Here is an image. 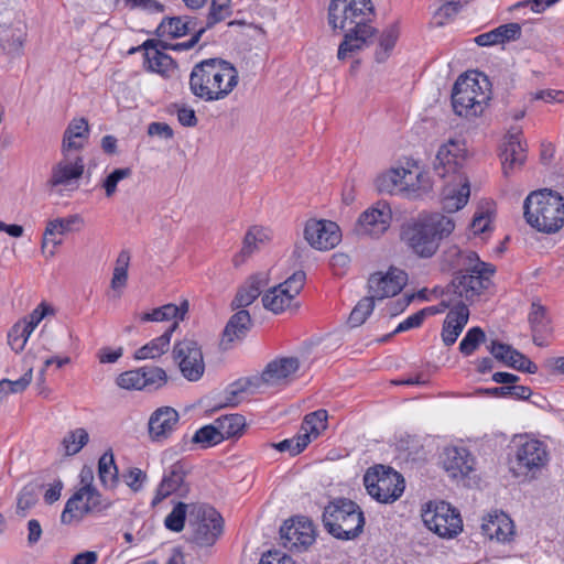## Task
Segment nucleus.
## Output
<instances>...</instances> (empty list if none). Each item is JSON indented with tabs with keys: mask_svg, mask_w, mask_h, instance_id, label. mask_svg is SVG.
I'll list each match as a JSON object with an SVG mask.
<instances>
[{
	"mask_svg": "<svg viewBox=\"0 0 564 564\" xmlns=\"http://www.w3.org/2000/svg\"><path fill=\"white\" fill-rule=\"evenodd\" d=\"M237 68L220 58H209L196 64L189 75L192 94L204 101L228 97L238 85Z\"/></svg>",
	"mask_w": 564,
	"mask_h": 564,
	"instance_id": "nucleus-1",
	"label": "nucleus"
},
{
	"mask_svg": "<svg viewBox=\"0 0 564 564\" xmlns=\"http://www.w3.org/2000/svg\"><path fill=\"white\" fill-rule=\"evenodd\" d=\"M455 228L454 220L442 214L421 215L402 229V237L414 253L422 258L432 257L440 242Z\"/></svg>",
	"mask_w": 564,
	"mask_h": 564,
	"instance_id": "nucleus-2",
	"label": "nucleus"
},
{
	"mask_svg": "<svg viewBox=\"0 0 564 564\" xmlns=\"http://www.w3.org/2000/svg\"><path fill=\"white\" fill-rule=\"evenodd\" d=\"M523 210L527 223L538 231L554 234L564 226V198L553 189L530 193L524 199Z\"/></svg>",
	"mask_w": 564,
	"mask_h": 564,
	"instance_id": "nucleus-3",
	"label": "nucleus"
},
{
	"mask_svg": "<svg viewBox=\"0 0 564 564\" xmlns=\"http://www.w3.org/2000/svg\"><path fill=\"white\" fill-rule=\"evenodd\" d=\"M490 83L486 75L477 72L465 73L455 82L452 89V106L459 117L480 116L490 100Z\"/></svg>",
	"mask_w": 564,
	"mask_h": 564,
	"instance_id": "nucleus-4",
	"label": "nucleus"
},
{
	"mask_svg": "<svg viewBox=\"0 0 564 564\" xmlns=\"http://www.w3.org/2000/svg\"><path fill=\"white\" fill-rule=\"evenodd\" d=\"M458 264L464 270L457 272L452 281L454 292L459 297L471 301L489 285V278L495 273V267L482 262L474 251L457 250Z\"/></svg>",
	"mask_w": 564,
	"mask_h": 564,
	"instance_id": "nucleus-5",
	"label": "nucleus"
},
{
	"mask_svg": "<svg viewBox=\"0 0 564 564\" xmlns=\"http://www.w3.org/2000/svg\"><path fill=\"white\" fill-rule=\"evenodd\" d=\"M323 523L327 532L336 539L354 540L362 532L365 517L356 502L337 499L325 507Z\"/></svg>",
	"mask_w": 564,
	"mask_h": 564,
	"instance_id": "nucleus-6",
	"label": "nucleus"
},
{
	"mask_svg": "<svg viewBox=\"0 0 564 564\" xmlns=\"http://www.w3.org/2000/svg\"><path fill=\"white\" fill-rule=\"evenodd\" d=\"M547 445L536 438L524 437L516 446L511 470L516 476L535 478L547 466Z\"/></svg>",
	"mask_w": 564,
	"mask_h": 564,
	"instance_id": "nucleus-7",
	"label": "nucleus"
},
{
	"mask_svg": "<svg viewBox=\"0 0 564 564\" xmlns=\"http://www.w3.org/2000/svg\"><path fill=\"white\" fill-rule=\"evenodd\" d=\"M189 527L193 528L192 541L199 546H212L224 531V519L212 506L191 503Z\"/></svg>",
	"mask_w": 564,
	"mask_h": 564,
	"instance_id": "nucleus-8",
	"label": "nucleus"
},
{
	"mask_svg": "<svg viewBox=\"0 0 564 564\" xmlns=\"http://www.w3.org/2000/svg\"><path fill=\"white\" fill-rule=\"evenodd\" d=\"M372 10L370 0H332L328 22L334 30L372 28L367 24Z\"/></svg>",
	"mask_w": 564,
	"mask_h": 564,
	"instance_id": "nucleus-9",
	"label": "nucleus"
},
{
	"mask_svg": "<svg viewBox=\"0 0 564 564\" xmlns=\"http://www.w3.org/2000/svg\"><path fill=\"white\" fill-rule=\"evenodd\" d=\"M368 494L381 503L395 501L404 491V479L401 474L380 465L368 469L364 476Z\"/></svg>",
	"mask_w": 564,
	"mask_h": 564,
	"instance_id": "nucleus-10",
	"label": "nucleus"
},
{
	"mask_svg": "<svg viewBox=\"0 0 564 564\" xmlns=\"http://www.w3.org/2000/svg\"><path fill=\"white\" fill-rule=\"evenodd\" d=\"M426 528L441 538H453L463 528L460 514L447 502H430L422 512Z\"/></svg>",
	"mask_w": 564,
	"mask_h": 564,
	"instance_id": "nucleus-11",
	"label": "nucleus"
},
{
	"mask_svg": "<svg viewBox=\"0 0 564 564\" xmlns=\"http://www.w3.org/2000/svg\"><path fill=\"white\" fill-rule=\"evenodd\" d=\"M110 506L109 501L101 498L99 491H93L88 487L78 489L67 501L61 516L64 524L82 521L87 514L100 512Z\"/></svg>",
	"mask_w": 564,
	"mask_h": 564,
	"instance_id": "nucleus-12",
	"label": "nucleus"
},
{
	"mask_svg": "<svg viewBox=\"0 0 564 564\" xmlns=\"http://www.w3.org/2000/svg\"><path fill=\"white\" fill-rule=\"evenodd\" d=\"M173 359L183 377L188 381L199 380L205 371V362L199 344L193 338H184L174 344Z\"/></svg>",
	"mask_w": 564,
	"mask_h": 564,
	"instance_id": "nucleus-13",
	"label": "nucleus"
},
{
	"mask_svg": "<svg viewBox=\"0 0 564 564\" xmlns=\"http://www.w3.org/2000/svg\"><path fill=\"white\" fill-rule=\"evenodd\" d=\"M392 221V210L384 200H379L360 214L354 231L358 236L378 238L383 235Z\"/></svg>",
	"mask_w": 564,
	"mask_h": 564,
	"instance_id": "nucleus-14",
	"label": "nucleus"
},
{
	"mask_svg": "<svg viewBox=\"0 0 564 564\" xmlns=\"http://www.w3.org/2000/svg\"><path fill=\"white\" fill-rule=\"evenodd\" d=\"M280 536L285 549L305 551L315 541L313 523L305 517L290 519L281 527Z\"/></svg>",
	"mask_w": 564,
	"mask_h": 564,
	"instance_id": "nucleus-15",
	"label": "nucleus"
},
{
	"mask_svg": "<svg viewBox=\"0 0 564 564\" xmlns=\"http://www.w3.org/2000/svg\"><path fill=\"white\" fill-rule=\"evenodd\" d=\"M464 154L459 144L449 141L442 144L437 151L433 169L440 178H448V182H456L457 176H466L462 172Z\"/></svg>",
	"mask_w": 564,
	"mask_h": 564,
	"instance_id": "nucleus-16",
	"label": "nucleus"
},
{
	"mask_svg": "<svg viewBox=\"0 0 564 564\" xmlns=\"http://www.w3.org/2000/svg\"><path fill=\"white\" fill-rule=\"evenodd\" d=\"M64 158L53 165L47 185L51 187L70 188L76 185L85 169L80 155H73L70 152H63Z\"/></svg>",
	"mask_w": 564,
	"mask_h": 564,
	"instance_id": "nucleus-17",
	"label": "nucleus"
},
{
	"mask_svg": "<svg viewBox=\"0 0 564 564\" xmlns=\"http://www.w3.org/2000/svg\"><path fill=\"white\" fill-rule=\"evenodd\" d=\"M304 238L317 250H328L340 241L339 227L330 220L311 219L304 228Z\"/></svg>",
	"mask_w": 564,
	"mask_h": 564,
	"instance_id": "nucleus-18",
	"label": "nucleus"
},
{
	"mask_svg": "<svg viewBox=\"0 0 564 564\" xmlns=\"http://www.w3.org/2000/svg\"><path fill=\"white\" fill-rule=\"evenodd\" d=\"M406 280V273L398 269H391L386 274L373 273L368 280L370 297L375 301L394 296L403 289Z\"/></svg>",
	"mask_w": 564,
	"mask_h": 564,
	"instance_id": "nucleus-19",
	"label": "nucleus"
},
{
	"mask_svg": "<svg viewBox=\"0 0 564 564\" xmlns=\"http://www.w3.org/2000/svg\"><path fill=\"white\" fill-rule=\"evenodd\" d=\"M185 476L186 471L183 463H174L169 470L164 473L163 478L156 488L155 496L152 499V507H156L172 494L185 497L189 491V488L185 482Z\"/></svg>",
	"mask_w": 564,
	"mask_h": 564,
	"instance_id": "nucleus-20",
	"label": "nucleus"
},
{
	"mask_svg": "<svg viewBox=\"0 0 564 564\" xmlns=\"http://www.w3.org/2000/svg\"><path fill=\"white\" fill-rule=\"evenodd\" d=\"M300 368V361L296 357L278 358L269 362L260 376L256 375L258 386H276L285 383Z\"/></svg>",
	"mask_w": 564,
	"mask_h": 564,
	"instance_id": "nucleus-21",
	"label": "nucleus"
},
{
	"mask_svg": "<svg viewBox=\"0 0 564 564\" xmlns=\"http://www.w3.org/2000/svg\"><path fill=\"white\" fill-rule=\"evenodd\" d=\"M487 349L495 359L507 367L527 373H535L538 371V366L533 361L510 345L499 340H491Z\"/></svg>",
	"mask_w": 564,
	"mask_h": 564,
	"instance_id": "nucleus-22",
	"label": "nucleus"
},
{
	"mask_svg": "<svg viewBox=\"0 0 564 564\" xmlns=\"http://www.w3.org/2000/svg\"><path fill=\"white\" fill-rule=\"evenodd\" d=\"M413 174L404 167L390 169L376 180V187L382 194H406L409 186H413Z\"/></svg>",
	"mask_w": 564,
	"mask_h": 564,
	"instance_id": "nucleus-23",
	"label": "nucleus"
},
{
	"mask_svg": "<svg viewBox=\"0 0 564 564\" xmlns=\"http://www.w3.org/2000/svg\"><path fill=\"white\" fill-rule=\"evenodd\" d=\"M178 412L171 406H161L150 416L148 429L152 441L160 442L167 438L178 423Z\"/></svg>",
	"mask_w": 564,
	"mask_h": 564,
	"instance_id": "nucleus-24",
	"label": "nucleus"
},
{
	"mask_svg": "<svg viewBox=\"0 0 564 564\" xmlns=\"http://www.w3.org/2000/svg\"><path fill=\"white\" fill-rule=\"evenodd\" d=\"M252 321L247 310H240L235 313L227 322L219 346L223 350H228L236 343H240L250 330Z\"/></svg>",
	"mask_w": 564,
	"mask_h": 564,
	"instance_id": "nucleus-25",
	"label": "nucleus"
},
{
	"mask_svg": "<svg viewBox=\"0 0 564 564\" xmlns=\"http://www.w3.org/2000/svg\"><path fill=\"white\" fill-rule=\"evenodd\" d=\"M470 187L466 176H457L456 182H447L442 192V207L446 213L463 208L469 198Z\"/></svg>",
	"mask_w": 564,
	"mask_h": 564,
	"instance_id": "nucleus-26",
	"label": "nucleus"
},
{
	"mask_svg": "<svg viewBox=\"0 0 564 564\" xmlns=\"http://www.w3.org/2000/svg\"><path fill=\"white\" fill-rule=\"evenodd\" d=\"M443 466L449 477H465L473 470L474 459L464 447H446L443 453Z\"/></svg>",
	"mask_w": 564,
	"mask_h": 564,
	"instance_id": "nucleus-27",
	"label": "nucleus"
},
{
	"mask_svg": "<svg viewBox=\"0 0 564 564\" xmlns=\"http://www.w3.org/2000/svg\"><path fill=\"white\" fill-rule=\"evenodd\" d=\"M469 318V310L464 303L454 306L446 315L442 328V340L445 346L456 343Z\"/></svg>",
	"mask_w": 564,
	"mask_h": 564,
	"instance_id": "nucleus-28",
	"label": "nucleus"
},
{
	"mask_svg": "<svg viewBox=\"0 0 564 564\" xmlns=\"http://www.w3.org/2000/svg\"><path fill=\"white\" fill-rule=\"evenodd\" d=\"M269 283V274L267 272H258L252 274L246 283L239 288L235 299L231 302L234 310L249 306L261 294V290Z\"/></svg>",
	"mask_w": 564,
	"mask_h": 564,
	"instance_id": "nucleus-29",
	"label": "nucleus"
},
{
	"mask_svg": "<svg viewBox=\"0 0 564 564\" xmlns=\"http://www.w3.org/2000/svg\"><path fill=\"white\" fill-rule=\"evenodd\" d=\"M84 225V219L80 215L74 214L65 218H56L50 220L46 225L42 249L45 251L47 245L52 242L53 248L59 246L62 240H56L55 235H65L72 231H78Z\"/></svg>",
	"mask_w": 564,
	"mask_h": 564,
	"instance_id": "nucleus-30",
	"label": "nucleus"
},
{
	"mask_svg": "<svg viewBox=\"0 0 564 564\" xmlns=\"http://www.w3.org/2000/svg\"><path fill=\"white\" fill-rule=\"evenodd\" d=\"M502 172L509 176L516 169L523 165L527 154L525 148L519 139V133H510L500 153Z\"/></svg>",
	"mask_w": 564,
	"mask_h": 564,
	"instance_id": "nucleus-31",
	"label": "nucleus"
},
{
	"mask_svg": "<svg viewBox=\"0 0 564 564\" xmlns=\"http://www.w3.org/2000/svg\"><path fill=\"white\" fill-rule=\"evenodd\" d=\"M260 390L258 379L254 376L240 378L232 382L225 390V401L219 406H236L243 401L247 395L254 394Z\"/></svg>",
	"mask_w": 564,
	"mask_h": 564,
	"instance_id": "nucleus-32",
	"label": "nucleus"
},
{
	"mask_svg": "<svg viewBox=\"0 0 564 564\" xmlns=\"http://www.w3.org/2000/svg\"><path fill=\"white\" fill-rule=\"evenodd\" d=\"M345 31L346 34L337 52L339 59H346L354 53L360 51L366 45L367 40L375 34L373 28L349 29Z\"/></svg>",
	"mask_w": 564,
	"mask_h": 564,
	"instance_id": "nucleus-33",
	"label": "nucleus"
},
{
	"mask_svg": "<svg viewBox=\"0 0 564 564\" xmlns=\"http://www.w3.org/2000/svg\"><path fill=\"white\" fill-rule=\"evenodd\" d=\"M177 327L178 323L176 321L172 322L161 336L139 348L134 352V358L138 360L154 359L165 354L171 343V336Z\"/></svg>",
	"mask_w": 564,
	"mask_h": 564,
	"instance_id": "nucleus-34",
	"label": "nucleus"
},
{
	"mask_svg": "<svg viewBox=\"0 0 564 564\" xmlns=\"http://www.w3.org/2000/svg\"><path fill=\"white\" fill-rule=\"evenodd\" d=\"M89 134L88 122L84 118L73 119L64 132L63 152L78 151Z\"/></svg>",
	"mask_w": 564,
	"mask_h": 564,
	"instance_id": "nucleus-35",
	"label": "nucleus"
},
{
	"mask_svg": "<svg viewBox=\"0 0 564 564\" xmlns=\"http://www.w3.org/2000/svg\"><path fill=\"white\" fill-rule=\"evenodd\" d=\"M26 33L22 26L0 24V50L15 56L22 52Z\"/></svg>",
	"mask_w": 564,
	"mask_h": 564,
	"instance_id": "nucleus-36",
	"label": "nucleus"
},
{
	"mask_svg": "<svg viewBox=\"0 0 564 564\" xmlns=\"http://www.w3.org/2000/svg\"><path fill=\"white\" fill-rule=\"evenodd\" d=\"M194 30V22L184 17L163 19L156 28V35L163 39H178Z\"/></svg>",
	"mask_w": 564,
	"mask_h": 564,
	"instance_id": "nucleus-37",
	"label": "nucleus"
},
{
	"mask_svg": "<svg viewBox=\"0 0 564 564\" xmlns=\"http://www.w3.org/2000/svg\"><path fill=\"white\" fill-rule=\"evenodd\" d=\"M481 531L491 540L506 542L513 535V523L508 516L500 514L482 523Z\"/></svg>",
	"mask_w": 564,
	"mask_h": 564,
	"instance_id": "nucleus-38",
	"label": "nucleus"
},
{
	"mask_svg": "<svg viewBox=\"0 0 564 564\" xmlns=\"http://www.w3.org/2000/svg\"><path fill=\"white\" fill-rule=\"evenodd\" d=\"M188 311L187 301L183 302L180 306L175 304H166L161 307L154 308L152 312L143 313L141 315L142 322H163L173 319L178 323L183 321Z\"/></svg>",
	"mask_w": 564,
	"mask_h": 564,
	"instance_id": "nucleus-39",
	"label": "nucleus"
},
{
	"mask_svg": "<svg viewBox=\"0 0 564 564\" xmlns=\"http://www.w3.org/2000/svg\"><path fill=\"white\" fill-rule=\"evenodd\" d=\"M144 48V66L152 72L163 73L172 64V58L160 52L154 45L153 40H148L143 43Z\"/></svg>",
	"mask_w": 564,
	"mask_h": 564,
	"instance_id": "nucleus-40",
	"label": "nucleus"
},
{
	"mask_svg": "<svg viewBox=\"0 0 564 564\" xmlns=\"http://www.w3.org/2000/svg\"><path fill=\"white\" fill-rule=\"evenodd\" d=\"M292 302L291 295L280 285L269 289L262 296L263 307L274 314H280L289 308Z\"/></svg>",
	"mask_w": 564,
	"mask_h": 564,
	"instance_id": "nucleus-41",
	"label": "nucleus"
},
{
	"mask_svg": "<svg viewBox=\"0 0 564 564\" xmlns=\"http://www.w3.org/2000/svg\"><path fill=\"white\" fill-rule=\"evenodd\" d=\"M328 413L326 410H317L305 415L300 435H307L310 442L317 438L323 431L327 427Z\"/></svg>",
	"mask_w": 564,
	"mask_h": 564,
	"instance_id": "nucleus-42",
	"label": "nucleus"
},
{
	"mask_svg": "<svg viewBox=\"0 0 564 564\" xmlns=\"http://www.w3.org/2000/svg\"><path fill=\"white\" fill-rule=\"evenodd\" d=\"M98 474L106 488H113L118 482V468L111 451L105 452L98 462Z\"/></svg>",
	"mask_w": 564,
	"mask_h": 564,
	"instance_id": "nucleus-43",
	"label": "nucleus"
},
{
	"mask_svg": "<svg viewBox=\"0 0 564 564\" xmlns=\"http://www.w3.org/2000/svg\"><path fill=\"white\" fill-rule=\"evenodd\" d=\"M529 322L533 333V341L538 346H542L539 336L549 332V318L546 316V308L540 304L533 303L529 314Z\"/></svg>",
	"mask_w": 564,
	"mask_h": 564,
	"instance_id": "nucleus-44",
	"label": "nucleus"
},
{
	"mask_svg": "<svg viewBox=\"0 0 564 564\" xmlns=\"http://www.w3.org/2000/svg\"><path fill=\"white\" fill-rule=\"evenodd\" d=\"M215 424L221 436V440L230 438L240 434L243 430L246 422L245 417L240 414H229L215 420Z\"/></svg>",
	"mask_w": 564,
	"mask_h": 564,
	"instance_id": "nucleus-45",
	"label": "nucleus"
},
{
	"mask_svg": "<svg viewBox=\"0 0 564 564\" xmlns=\"http://www.w3.org/2000/svg\"><path fill=\"white\" fill-rule=\"evenodd\" d=\"M89 435L85 429L78 427L68 432L63 441L62 446L66 455H75L88 443Z\"/></svg>",
	"mask_w": 564,
	"mask_h": 564,
	"instance_id": "nucleus-46",
	"label": "nucleus"
},
{
	"mask_svg": "<svg viewBox=\"0 0 564 564\" xmlns=\"http://www.w3.org/2000/svg\"><path fill=\"white\" fill-rule=\"evenodd\" d=\"M399 37V28L397 24L389 25L381 34L379 41V51L376 53V59L381 63L384 62L389 53L394 47Z\"/></svg>",
	"mask_w": 564,
	"mask_h": 564,
	"instance_id": "nucleus-47",
	"label": "nucleus"
},
{
	"mask_svg": "<svg viewBox=\"0 0 564 564\" xmlns=\"http://www.w3.org/2000/svg\"><path fill=\"white\" fill-rule=\"evenodd\" d=\"M210 8L207 14L206 29L226 20L232 13L230 0H210Z\"/></svg>",
	"mask_w": 564,
	"mask_h": 564,
	"instance_id": "nucleus-48",
	"label": "nucleus"
},
{
	"mask_svg": "<svg viewBox=\"0 0 564 564\" xmlns=\"http://www.w3.org/2000/svg\"><path fill=\"white\" fill-rule=\"evenodd\" d=\"M191 503L178 502L166 516L165 527L173 532H181L184 529L186 516H189Z\"/></svg>",
	"mask_w": 564,
	"mask_h": 564,
	"instance_id": "nucleus-49",
	"label": "nucleus"
},
{
	"mask_svg": "<svg viewBox=\"0 0 564 564\" xmlns=\"http://www.w3.org/2000/svg\"><path fill=\"white\" fill-rule=\"evenodd\" d=\"M485 341V332L478 326L471 327L459 343V351L464 356H470Z\"/></svg>",
	"mask_w": 564,
	"mask_h": 564,
	"instance_id": "nucleus-50",
	"label": "nucleus"
},
{
	"mask_svg": "<svg viewBox=\"0 0 564 564\" xmlns=\"http://www.w3.org/2000/svg\"><path fill=\"white\" fill-rule=\"evenodd\" d=\"M192 442L199 444L200 447L207 448L223 442L216 424L205 425L197 430L192 437Z\"/></svg>",
	"mask_w": 564,
	"mask_h": 564,
	"instance_id": "nucleus-51",
	"label": "nucleus"
},
{
	"mask_svg": "<svg viewBox=\"0 0 564 564\" xmlns=\"http://www.w3.org/2000/svg\"><path fill=\"white\" fill-rule=\"evenodd\" d=\"M375 301L370 296L361 299L351 311L348 323L351 327H358L365 323L367 317L372 313Z\"/></svg>",
	"mask_w": 564,
	"mask_h": 564,
	"instance_id": "nucleus-52",
	"label": "nucleus"
},
{
	"mask_svg": "<svg viewBox=\"0 0 564 564\" xmlns=\"http://www.w3.org/2000/svg\"><path fill=\"white\" fill-rule=\"evenodd\" d=\"M144 373L141 368L122 372L117 378V384L126 390H142L145 389V381L143 380Z\"/></svg>",
	"mask_w": 564,
	"mask_h": 564,
	"instance_id": "nucleus-53",
	"label": "nucleus"
},
{
	"mask_svg": "<svg viewBox=\"0 0 564 564\" xmlns=\"http://www.w3.org/2000/svg\"><path fill=\"white\" fill-rule=\"evenodd\" d=\"M310 444L307 435H296L292 438L283 440L282 442L271 444L272 447L279 452H289L292 456H295L303 452Z\"/></svg>",
	"mask_w": 564,
	"mask_h": 564,
	"instance_id": "nucleus-54",
	"label": "nucleus"
},
{
	"mask_svg": "<svg viewBox=\"0 0 564 564\" xmlns=\"http://www.w3.org/2000/svg\"><path fill=\"white\" fill-rule=\"evenodd\" d=\"M462 8L463 3L459 0H447L434 14L436 25L442 26L452 21Z\"/></svg>",
	"mask_w": 564,
	"mask_h": 564,
	"instance_id": "nucleus-55",
	"label": "nucleus"
},
{
	"mask_svg": "<svg viewBox=\"0 0 564 564\" xmlns=\"http://www.w3.org/2000/svg\"><path fill=\"white\" fill-rule=\"evenodd\" d=\"M37 501L36 488L33 485H28L22 488L17 500V512L25 516Z\"/></svg>",
	"mask_w": 564,
	"mask_h": 564,
	"instance_id": "nucleus-56",
	"label": "nucleus"
},
{
	"mask_svg": "<svg viewBox=\"0 0 564 564\" xmlns=\"http://www.w3.org/2000/svg\"><path fill=\"white\" fill-rule=\"evenodd\" d=\"M141 372L144 373L145 389L149 390L162 387L167 380L166 372L160 367H141Z\"/></svg>",
	"mask_w": 564,
	"mask_h": 564,
	"instance_id": "nucleus-57",
	"label": "nucleus"
},
{
	"mask_svg": "<svg viewBox=\"0 0 564 564\" xmlns=\"http://www.w3.org/2000/svg\"><path fill=\"white\" fill-rule=\"evenodd\" d=\"M30 330H26L19 322L13 325L8 334V344L15 352L24 349L30 337Z\"/></svg>",
	"mask_w": 564,
	"mask_h": 564,
	"instance_id": "nucleus-58",
	"label": "nucleus"
},
{
	"mask_svg": "<svg viewBox=\"0 0 564 564\" xmlns=\"http://www.w3.org/2000/svg\"><path fill=\"white\" fill-rule=\"evenodd\" d=\"M413 176V186H409L408 196L417 197L427 193L432 188V183L426 173L416 170H411Z\"/></svg>",
	"mask_w": 564,
	"mask_h": 564,
	"instance_id": "nucleus-59",
	"label": "nucleus"
},
{
	"mask_svg": "<svg viewBox=\"0 0 564 564\" xmlns=\"http://www.w3.org/2000/svg\"><path fill=\"white\" fill-rule=\"evenodd\" d=\"M132 171L130 167L113 170L102 182V187L105 188L106 196L111 197L117 191L118 183L124 178L130 177Z\"/></svg>",
	"mask_w": 564,
	"mask_h": 564,
	"instance_id": "nucleus-60",
	"label": "nucleus"
},
{
	"mask_svg": "<svg viewBox=\"0 0 564 564\" xmlns=\"http://www.w3.org/2000/svg\"><path fill=\"white\" fill-rule=\"evenodd\" d=\"M265 238V234L263 229L259 227H252L250 228L243 239V246L240 251L241 257H248L250 256L256 249L257 243L262 242Z\"/></svg>",
	"mask_w": 564,
	"mask_h": 564,
	"instance_id": "nucleus-61",
	"label": "nucleus"
},
{
	"mask_svg": "<svg viewBox=\"0 0 564 564\" xmlns=\"http://www.w3.org/2000/svg\"><path fill=\"white\" fill-rule=\"evenodd\" d=\"M499 44L517 41L522 34V28L517 22L499 25L495 29Z\"/></svg>",
	"mask_w": 564,
	"mask_h": 564,
	"instance_id": "nucleus-62",
	"label": "nucleus"
},
{
	"mask_svg": "<svg viewBox=\"0 0 564 564\" xmlns=\"http://www.w3.org/2000/svg\"><path fill=\"white\" fill-rule=\"evenodd\" d=\"M306 280V274L304 271L300 270L294 272L291 276H289L283 283L279 285L282 286L284 291H288V294L291 295V299L294 300L296 295L302 291Z\"/></svg>",
	"mask_w": 564,
	"mask_h": 564,
	"instance_id": "nucleus-63",
	"label": "nucleus"
},
{
	"mask_svg": "<svg viewBox=\"0 0 564 564\" xmlns=\"http://www.w3.org/2000/svg\"><path fill=\"white\" fill-rule=\"evenodd\" d=\"M124 4L130 9H140L149 13H161L164 6L158 0H123Z\"/></svg>",
	"mask_w": 564,
	"mask_h": 564,
	"instance_id": "nucleus-64",
	"label": "nucleus"
}]
</instances>
